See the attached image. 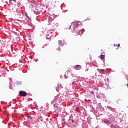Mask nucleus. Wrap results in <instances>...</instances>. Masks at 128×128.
<instances>
[{
  "label": "nucleus",
  "mask_w": 128,
  "mask_h": 128,
  "mask_svg": "<svg viewBox=\"0 0 128 128\" xmlns=\"http://www.w3.org/2000/svg\"><path fill=\"white\" fill-rule=\"evenodd\" d=\"M72 72V70H68L66 71V74H65L64 76V78H65L66 80V78H68V75H66V74H69L70 75L72 74H71V72Z\"/></svg>",
  "instance_id": "obj_1"
},
{
  "label": "nucleus",
  "mask_w": 128,
  "mask_h": 128,
  "mask_svg": "<svg viewBox=\"0 0 128 128\" xmlns=\"http://www.w3.org/2000/svg\"><path fill=\"white\" fill-rule=\"evenodd\" d=\"M19 94L21 96H26V92L24 91H20Z\"/></svg>",
  "instance_id": "obj_2"
},
{
  "label": "nucleus",
  "mask_w": 128,
  "mask_h": 128,
  "mask_svg": "<svg viewBox=\"0 0 128 128\" xmlns=\"http://www.w3.org/2000/svg\"><path fill=\"white\" fill-rule=\"evenodd\" d=\"M76 69L79 70H80V68H82V66H80V65H76Z\"/></svg>",
  "instance_id": "obj_3"
},
{
  "label": "nucleus",
  "mask_w": 128,
  "mask_h": 128,
  "mask_svg": "<svg viewBox=\"0 0 128 128\" xmlns=\"http://www.w3.org/2000/svg\"><path fill=\"white\" fill-rule=\"evenodd\" d=\"M100 74H104V69H100Z\"/></svg>",
  "instance_id": "obj_4"
},
{
  "label": "nucleus",
  "mask_w": 128,
  "mask_h": 128,
  "mask_svg": "<svg viewBox=\"0 0 128 128\" xmlns=\"http://www.w3.org/2000/svg\"><path fill=\"white\" fill-rule=\"evenodd\" d=\"M96 96L98 98H102V96H100V95H99L98 94H97L96 95Z\"/></svg>",
  "instance_id": "obj_5"
},
{
  "label": "nucleus",
  "mask_w": 128,
  "mask_h": 128,
  "mask_svg": "<svg viewBox=\"0 0 128 128\" xmlns=\"http://www.w3.org/2000/svg\"><path fill=\"white\" fill-rule=\"evenodd\" d=\"M104 122L105 124H110V121H108V120H106Z\"/></svg>",
  "instance_id": "obj_6"
},
{
  "label": "nucleus",
  "mask_w": 128,
  "mask_h": 128,
  "mask_svg": "<svg viewBox=\"0 0 128 128\" xmlns=\"http://www.w3.org/2000/svg\"><path fill=\"white\" fill-rule=\"evenodd\" d=\"M27 118H28H28H30V120H32V118L30 116H27Z\"/></svg>",
  "instance_id": "obj_7"
},
{
  "label": "nucleus",
  "mask_w": 128,
  "mask_h": 128,
  "mask_svg": "<svg viewBox=\"0 0 128 128\" xmlns=\"http://www.w3.org/2000/svg\"><path fill=\"white\" fill-rule=\"evenodd\" d=\"M120 44H118V45L116 44H114V46H118V48H120Z\"/></svg>",
  "instance_id": "obj_8"
},
{
  "label": "nucleus",
  "mask_w": 128,
  "mask_h": 128,
  "mask_svg": "<svg viewBox=\"0 0 128 128\" xmlns=\"http://www.w3.org/2000/svg\"><path fill=\"white\" fill-rule=\"evenodd\" d=\"M100 58H102V59L104 58V55H101L100 56Z\"/></svg>",
  "instance_id": "obj_9"
},
{
  "label": "nucleus",
  "mask_w": 128,
  "mask_h": 128,
  "mask_svg": "<svg viewBox=\"0 0 128 128\" xmlns=\"http://www.w3.org/2000/svg\"><path fill=\"white\" fill-rule=\"evenodd\" d=\"M62 40H59L58 42V44H62Z\"/></svg>",
  "instance_id": "obj_10"
},
{
  "label": "nucleus",
  "mask_w": 128,
  "mask_h": 128,
  "mask_svg": "<svg viewBox=\"0 0 128 128\" xmlns=\"http://www.w3.org/2000/svg\"><path fill=\"white\" fill-rule=\"evenodd\" d=\"M82 34H84V29H82Z\"/></svg>",
  "instance_id": "obj_11"
},
{
  "label": "nucleus",
  "mask_w": 128,
  "mask_h": 128,
  "mask_svg": "<svg viewBox=\"0 0 128 128\" xmlns=\"http://www.w3.org/2000/svg\"><path fill=\"white\" fill-rule=\"evenodd\" d=\"M90 94H94V91H91Z\"/></svg>",
  "instance_id": "obj_12"
},
{
  "label": "nucleus",
  "mask_w": 128,
  "mask_h": 128,
  "mask_svg": "<svg viewBox=\"0 0 128 128\" xmlns=\"http://www.w3.org/2000/svg\"><path fill=\"white\" fill-rule=\"evenodd\" d=\"M80 26V24H76V26Z\"/></svg>",
  "instance_id": "obj_13"
},
{
  "label": "nucleus",
  "mask_w": 128,
  "mask_h": 128,
  "mask_svg": "<svg viewBox=\"0 0 128 128\" xmlns=\"http://www.w3.org/2000/svg\"><path fill=\"white\" fill-rule=\"evenodd\" d=\"M126 86H128V84H127Z\"/></svg>",
  "instance_id": "obj_14"
},
{
  "label": "nucleus",
  "mask_w": 128,
  "mask_h": 128,
  "mask_svg": "<svg viewBox=\"0 0 128 128\" xmlns=\"http://www.w3.org/2000/svg\"><path fill=\"white\" fill-rule=\"evenodd\" d=\"M54 106H56V104H54Z\"/></svg>",
  "instance_id": "obj_15"
},
{
  "label": "nucleus",
  "mask_w": 128,
  "mask_h": 128,
  "mask_svg": "<svg viewBox=\"0 0 128 128\" xmlns=\"http://www.w3.org/2000/svg\"><path fill=\"white\" fill-rule=\"evenodd\" d=\"M89 20H90V19Z\"/></svg>",
  "instance_id": "obj_16"
},
{
  "label": "nucleus",
  "mask_w": 128,
  "mask_h": 128,
  "mask_svg": "<svg viewBox=\"0 0 128 128\" xmlns=\"http://www.w3.org/2000/svg\"><path fill=\"white\" fill-rule=\"evenodd\" d=\"M90 102V100H89Z\"/></svg>",
  "instance_id": "obj_17"
}]
</instances>
